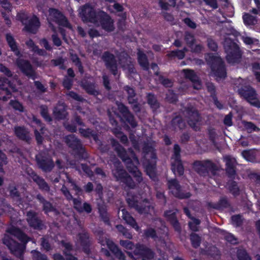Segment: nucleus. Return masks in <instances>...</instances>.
I'll list each match as a JSON object with an SVG mask.
<instances>
[{"instance_id":"1","label":"nucleus","mask_w":260,"mask_h":260,"mask_svg":"<svg viewBox=\"0 0 260 260\" xmlns=\"http://www.w3.org/2000/svg\"><path fill=\"white\" fill-rule=\"evenodd\" d=\"M79 14L84 22H90L96 26H101L107 31H112L115 28L113 20L109 15L103 11H95L88 4L79 9Z\"/></svg>"},{"instance_id":"2","label":"nucleus","mask_w":260,"mask_h":260,"mask_svg":"<svg viewBox=\"0 0 260 260\" xmlns=\"http://www.w3.org/2000/svg\"><path fill=\"white\" fill-rule=\"evenodd\" d=\"M7 233L11 235L17 237L23 244H19L14 241L8 235H5L3 240V243L6 245L11 250L12 253L16 256L21 258L22 254L25 248V244L30 240L24 234H23L19 229L11 226L8 229Z\"/></svg>"},{"instance_id":"3","label":"nucleus","mask_w":260,"mask_h":260,"mask_svg":"<svg viewBox=\"0 0 260 260\" xmlns=\"http://www.w3.org/2000/svg\"><path fill=\"white\" fill-rule=\"evenodd\" d=\"M112 143L119 156L126 164L129 172L133 174L137 181L138 182H141L142 180L141 173L137 167V166L139 164V161L133 152L129 150L128 154L125 150L113 139L112 140Z\"/></svg>"},{"instance_id":"4","label":"nucleus","mask_w":260,"mask_h":260,"mask_svg":"<svg viewBox=\"0 0 260 260\" xmlns=\"http://www.w3.org/2000/svg\"><path fill=\"white\" fill-rule=\"evenodd\" d=\"M235 84L240 96L247 101L251 106L260 108V101L257 98L256 90L246 81L242 78L237 80Z\"/></svg>"},{"instance_id":"5","label":"nucleus","mask_w":260,"mask_h":260,"mask_svg":"<svg viewBox=\"0 0 260 260\" xmlns=\"http://www.w3.org/2000/svg\"><path fill=\"white\" fill-rule=\"evenodd\" d=\"M207 63L210 66L214 75L219 78L226 77V70L222 59L213 53H208L205 56Z\"/></svg>"},{"instance_id":"6","label":"nucleus","mask_w":260,"mask_h":260,"mask_svg":"<svg viewBox=\"0 0 260 260\" xmlns=\"http://www.w3.org/2000/svg\"><path fill=\"white\" fill-rule=\"evenodd\" d=\"M226 60L229 63H238L241 61L242 52L238 44L231 39H226L224 43Z\"/></svg>"},{"instance_id":"7","label":"nucleus","mask_w":260,"mask_h":260,"mask_svg":"<svg viewBox=\"0 0 260 260\" xmlns=\"http://www.w3.org/2000/svg\"><path fill=\"white\" fill-rule=\"evenodd\" d=\"M112 166V173L117 181L125 183L127 186L133 188L135 183L132 181L130 176H128L126 172L122 169L120 163L118 160L113 162Z\"/></svg>"},{"instance_id":"8","label":"nucleus","mask_w":260,"mask_h":260,"mask_svg":"<svg viewBox=\"0 0 260 260\" xmlns=\"http://www.w3.org/2000/svg\"><path fill=\"white\" fill-rule=\"evenodd\" d=\"M185 112L189 126L195 131H200V127L197 124L201 121L202 118L197 108L192 105L187 106L185 108Z\"/></svg>"},{"instance_id":"9","label":"nucleus","mask_w":260,"mask_h":260,"mask_svg":"<svg viewBox=\"0 0 260 260\" xmlns=\"http://www.w3.org/2000/svg\"><path fill=\"white\" fill-rule=\"evenodd\" d=\"M18 18L25 25V29L28 32L35 34L40 26V22L38 18L33 16L28 17L24 13H19Z\"/></svg>"},{"instance_id":"10","label":"nucleus","mask_w":260,"mask_h":260,"mask_svg":"<svg viewBox=\"0 0 260 260\" xmlns=\"http://www.w3.org/2000/svg\"><path fill=\"white\" fill-rule=\"evenodd\" d=\"M193 167L198 174L202 175H205L209 171L214 173L217 170L216 165L209 159L196 160L193 163Z\"/></svg>"},{"instance_id":"11","label":"nucleus","mask_w":260,"mask_h":260,"mask_svg":"<svg viewBox=\"0 0 260 260\" xmlns=\"http://www.w3.org/2000/svg\"><path fill=\"white\" fill-rule=\"evenodd\" d=\"M49 16L48 20L50 24V26L52 27L53 31H55V30L50 21H53L57 23L59 25H62L69 28H71V26L67 21L65 17L57 10L55 9H50L49 10Z\"/></svg>"},{"instance_id":"12","label":"nucleus","mask_w":260,"mask_h":260,"mask_svg":"<svg viewBox=\"0 0 260 260\" xmlns=\"http://www.w3.org/2000/svg\"><path fill=\"white\" fill-rule=\"evenodd\" d=\"M99 240L102 245L104 246L106 245L110 250L114 253L116 257L119 259L122 260L124 259V254L118 248L117 246L112 241L107 237H103L101 236H100Z\"/></svg>"},{"instance_id":"13","label":"nucleus","mask_w":260,"mask_h":260,"mask_svg":"<svg viewBox=\"0 0 260 260\" xmlns=\"http://www.w3.org/2000/svg\"><path fill=\"white\" fill-rule=\"evenodd\" d=\"M185 77L189 80L192 83V87L195 89H200L202 88V82L200 77L192 70L184 69L183 70Z\"/></svg>"},{"instance_id":"14","label":"nucleus","mask_w":260,"mask_h":260,"mask_svg":"<svg viewBox=\"0 0 260 260\" xmlns=\"http://www.w3.org/2000/svg\"><path fill=\"white\" fill-rule=\"evenodd\" d=\"M16 63L18 68L24 74L28 77L32 78L33 79H35V73L28 61L18 59Z\"/></svg>"},{"instance_id":"15","label":"nucleus","mask_w":260,"mask_h":260,"mask_svg":"<svg viewBox=\"0 0 260 260\" xmlns=\"http://www.w3.org/2000/svg\"><path fill=\"white\" fill-rule=\"evenodd\" d=\"M65 140L68 145L73 150H77L80 153L84 152V149L80 141L74 135H71L67 136L65 138Z\"/></svg>"},{"instance_id":"16","label":"nucleus","mask_w":260,"mask_h":260,"mask_svg":"<svg viewBox=\"0 0 260 260\" xmlns=\"http://www.w3.org/2000/svg\"><path fill=\"white\" fill-rule=\"evenodd\" d=\"M37 159L39 167L44 171H50L54 167L53 161L50 158L39 154L37 156Z\"/></svg>"},{"instance_id":"17","label":"nucleus","mask_w":260,"mask_h":260,"mask_svg":"<svg viewBox=\"0 0 260 260\" xmlns=\"http://www.w3.org/2000/svg\"><path fill=\"white\" fill-rule=\"evenodd\" d=\"M116 104L119 112L122 114L123 116L126 119V121L133 126H136V122L135 121L133 116L129 113L127 108L122 104L117 102Z\"/></svg>"},{"instance_id":"18","label":"nucleus","mask_w":260,"mask_h":260,"mask_svg":"<svg viewBox=\"0 0 260 260\" xmlns=\"http://www.w3.org/2000/svg\"><path fill=\"white\" fill-rule=\"evenodd\" d=\"M225 172L228 177L232 179H235L236 176V167L235 165V161L230 156L225 158Z\"/></svg>"},{"instance_id":"19","label":"nucleus","mask_w":260,"mask_h":260,"mask_svg":"<svg viewBox=\"0 0 260 260\" xmlns=\"http://www.w3.org/2000/svg\"><path fill=\"white\" fill-rule=\"evenodd\" d=\"M31 119L30 125L35 128V134L36 140L38 143H41L43 141V138L38 132V130L41 131L42 134H44V132L43 127L42 126V124L41 123L40 120L38 119L35 116H32Z\"/></svg>"},{"instance_id":"20","label":"nucleus","mask_w":260,"mask_h":260,"mask_svg":"<svg viewBox=\"0 0 260 260\" xmlns=\"http://www.w3.org/2000/svg\"><path fill=\"white\" fill-rule=\"evenodd\" d=\"M106 65L113 73V75H116L117 71V66L114 56L112 54L108 52L104 53L102 57Z\"/></svg>"},{"instance_id":"21","label":"nucleus","mask_w":260,"mask_h":260,"mask_svg":"<svg viewBox=\"0 0 260 260\" xmlns=\"http://www.w3.org/2000/svg\"><path fill=\"white\" fill-rule=\"evenodd\" d=\"M119 63L124 70H128L131 72H133L134 69L131 58L125 52H122L119 56Z\"/></svg>"},{"instance_id":"22","label":"nucleus","mask_w":260,"mask_h":260,"mask_svg":"<svg viewBox=\"0 0 260 260\" xmlns=\"http://www.w3.org/2000/svg\"><path fill=\"white\" fill-rule=\"evenodd\" d=\"M118 216L121 217L125 221L131 225L136 230L139 231V227L137 225L134 219L129 215L125 209H122L118 211Z\"/></svg>"},{"instance_id":"23","label":"nucleus","mask_w":260,"mask_h":260,"mask_svg":"<svg viewBox=\"0 0 260 260\" xmlns=\"http://www.w3.org/2000/svg\"><path fill=\"white\" fill-rule=\"evenodd\" d=\"M137 250L135 251V255H141L148 260H152L154 258V253L150 249L144 245H141L136 248Z\"/></svg>"},{"instance_id":"24","label":"nucleus","mask_w":260,"mask_h":260,"mask_svg":"<svg viewBox=\"0 0 260 260\" xmlns=\"http://www.w3.org/2000/svg\"><path fill=\"white\" fill-rule=\"evenodd\" d=\"M125 90L128 94V101L130 104H132L133 109L136 112L140 111V106L137 104V102L135 99V92L133 88L129 86H125Z\"/></svg>"},{"instance_id":"25","label":"nucleus","mask_w":260,"mask_h":260,"mask_svg":"<svg viewBox=\"0 0 260 260\" xmlns=\"http://www.w3.org/2000/svg\"><path fill=\"white\" fill-rule=\"evenodd\" d=\"M27 220L30 226L35 229H42L41 221L38 218L35 213L29 211L27 213Z\"/></svg>"},{"instance_id":"26","label":"nucleus","mask_w":260,"mask_h":260,"mask_svg":"<svg viewBox=\"0 0 260 260\" xmlns=\"http://www.w3.org/2000/svg\"><path fill=\"white\" fill-rule=\"evenodd\" d=\"M73 204L74 208L80 212L85 211L89 213L91 211V206L87 203H84L82 204L81 200L79 199H74Z\"/></svg>"},{"instance_id":"27","label":"nucleus","mask_w":260,"mask_h":260,"mask_svg":"<svg viewBox=\"0 0 260 260\" xmlns=\"http://www.w3.org/2000/svg\"><path fill=\"white\" fill-rule=\"evenodd\" d=\"M136 209L140 213H151L153 211V207L147 200H144L142 203L137 204L135 206Z\"/></svg>"},{"instance_id":"28","label":"nucleus","mask_w":260,"mask_h":260,"mask_svg":"<svg viewBox=\"0 0 260 260\" xmlns=\"http://www.w3.org/2000/svg\"><path fill=\"white\" fill-rule=\"evenodd\" d=\"M231 207V204L226 196L221 197L217 203L212 205V208L216 210L229 208Z\"/></svg>"},{"instance_id":"29","label":"nucleus","mask_w":260,"mask_h":260,"mask_svg":"<svg viewBox=\"0 0 260 260\" xmlns=\"http://www.w3.org/2000/svg\"><path fill=\"white\" fill-rule=\"evenodd\" d=\"M8 88H10L12 91H16L15 88L10 83V82H7V80L3 79V81L0 80V93L6 94L9 95L10 90Z\"/></svg>"},{"instance_id":"30","label":"nucleus","mask_w":260,"mask_h":260,"mask_svg":"<svg viewBox=\"0 0 260 260\" xmlns=\"http://www.w3.org/2000/svg\"><path fill=\"white\" fill-rule=\"evenodd\" d=\"M14 131L15 135L19 138L26 141L30 139L29 132L24 127H15Z\"/></svg>"},{"instance_id":"31","label":"nucleus","mask_w":260,"mask_h":260,"mask_svg":"<svg viewBox=\"0 0 260 260\" xmlns=\"http://www.w3.org/2000/svg\"><path fill=\"white\" fill-rule=\"evenodd\" d=\"M53 115L55 118L58 119H61L66 117V112L65 106L63 103L59 104L54 108Z\"/></svg>"},{"instance_id":"32","label":"nucleus","mask_w":260,"mask_h":260,"mask_svg":"<svg viewBox=\"0 0 260 260\" xmlns=\"http://www.w3.org/2000/svg\"><path fill=\"white\" fill-rule=\"evenodd\" d=\"M62 245L65 248L64 253L67 255V260H77L75 257L71 255L70 253H68L71 249V246L69 243H62ZM54 260H64L62 256L58 254L54 255Z\"/></svg>"},{"instance_id":"33","label":"nucleus","mask_w":260,"mask_h":260,"mask_svg":"<svg viewBox=\"0 0 260 260\" xmlns=\"http://www.w3.org/2000/svg\"><path fill=\"white\" fill-rule=\"evenodd\" d=\"M165 215L169 221L174 226L176 230L179 229V225L177 219L176 213L173 211H168L166 212Z\"/></svg>"},{"instance_id":"34","label":"nucleus","mask_w":260,"mask_h":260,"mask_svg":"<svg viewBox=\"0 0 260 260\" xmlns=\"http://www.w3.org/2000/svg\"><path fill=\"white\" fill-rule=\"evenodd\" d=\"M6 40L12 51L14 52L16 55L18 56L20 52L13 37L10 34H7L6 35Z\"/></svg>"},{"instance_id":"35","label":"nucleus","mask_w":260,"mask_h":260,"mask_svg":"<svg viewBox=\"0 0 260 260\" xmlns=\"http://www.w3.org/2000/svg\"><path fill=\"white\" fill-rule=\"evenodd\" d=\"M177 145L175 146V154L173 157L172 158V170L175 174L179 173V157L177 150Z\"/></svg>"},{"instance_id":"36","label":"nucleus","mask_w":260,"mask_h":260,"mask_svg":"<svg viewBox=\"0 0 260 260\" xmlns=\"http://www.w3.org/2000/svg\"><path fill=\"white\" fill-rule=\"evenodd\" d=\"M147 175L152 179L155 177V163H149L146 161L144 163Z\"/></svg>"},{"instance_id":"37","label":"nucleus","mask_w":260,"mask_h":260,"mask_svg":"<svg viewBox=\"0 0 260 260\" xmlns=\"http://www.w3.org/2000/svg\"><path fill=\"white\" fill-rule=\"evenodd\" d=\"M37 198L43 204L44 210L46 213L52 212L54 214H57V211L56 210L53 209L51 204L50 203L45 201L44 198L40 194H38Z\"/></svg>"},{"instance_id":"38","label":"nucleus","mask_w":260,"mask_h":260,"mask_svg":"<svg viewBox=\"0 0 260 260\" xmlns=\"http://www.w3.org/2000/svg\"><path fill=\"white\" fill-rule=\"evenodd\" d=\"M168 185L170 191L174 196L178 197L179 196V186L177 181L176 179L169 180Z\"/></svg>"},{"instance_id":"39","label":"nucleus","mask_w":260,"mask_h":260,"mask_svg":"<svg viewBox=\"0 0 260 260\" xmlns=\"http://www.w3.org/2000/svg\"><path fill=\"white\" fill-rule=\"evenodd\" d=\"M32 179L39 185L40 189L44 190H49V186L43 179L40 178L35 174H32Z\"/></svg>"},{"instance_id":"40","label":"nucleus","mask_w":260,"mask_h":260,"mask_svg":"<svg viewBox=\"0 0 260 260\" xmlns=\"http://www.w3.org/2000/svg\"><path fill=\"white\" fill-rule=\"evenodd\" d=\"M242 18L243 22L245 25H254L257 21L256 17L248 13H244Z\"/></svg>"},{"instance_id":"41","label":"nucleus","mask_w":260,"mask_h":260,"mask_svg":"<svg viewBox=\"0 0 260 260\" xmlns=\"http://www.w3.org/2000/svg\"><path fill=\"white\" fill-rule=\"evenodd\" d=\"M145 234L147 237H151L156 241L158 240V242H157V247L158 250H159L158 247V243H160V244H162L163 246H165V243L164 241L161 240L160 239H158V237L156 236L155 231L153 229L149 228L146 230L145 232Z\"/></svg>"},{"instance_id":"42","label":"nucleus","mask_w":260,"mask_h":260,"mask_svg":"<svg viewBox=\"0 0 260 260\" xmlns=\"http://www.w3.org/2000/svg\"><path fill=\"white\" fill-rule=\"evenodd\" d=\"M190 240L192 246L194 248H198L201 245V237L196 233H191L190 234Z\"/></svg>"},{"instance_id":"43","label":"nucleus","mask_w":260,"mask_h":260,"mask_svg":"<svg viewBox=\"0 0 260 260\" xmlns=\"http://www.w3.org/2000/svg\"><path fill=\"white\" fill-rule=\"evenodd\" d=\"M229 190L234 197H237L240 194V189L235 181L233 180L229 183Z\"/></svg>"},{"instance_id":"44","label":"nucleus","mask_w":260,"mask_h":260,"mask_svg":"<svg viewBox=\"0 0 260 260\" xmlns=\"http://www.w3.org/2000/svg\"><path fill=\"white\" fill-rule=\"evenodd\" d=\"M138 61L140 66L145 70L148 69V62L147 57L144 53L139 51L138 53Z\"/></svg>"},{"instance_id":"45","label":"nucleus","mask_w":260,"mask_h":260,"mask_svg":"<svg viewBox=\"0 0 260 260\" xmlns=\"http://www.w3.org/2000/svg\"><path fill=\"white\" fill-rule=\"evenodd\" d=\"M237 257L238 260H252L247 251L243 248L237 250Z\"/></svg>"},{"instance_id":"46","label":"nucleus","mask_w":260,"mask_h":260,"mask_svg":"<svg viewBox=\"0 0 260 260\" xmlns=\"http://www.w3.org/2000/svg\"><path fill=\"white\" fill-rule=\"evenodd\" d=\"M120 245L125 248L127 250H133L134 249V253L135 254V251L137 250L136 248L141 246V245H137L135 246L134 244L129 240H120Z\"/></svg>"},{"instance_id":"47","label":"nucleus","mask_w":260,"mask_h":260,"mask_svg":"<svg viewBox=\"0 0 260 260\" xmlns=\"http://www.w3.org/2000/svg\"><path fill=\"white\" fill-rule=\"evenodd\" d=\"M159 5L162 9L168 10L170 7H174L175 0H159Z\"/></svg>"},{"instance_id":"48","label":"nucleus","mask_w":260,"mask_h":260,"mask_svg":"<svg viewBox=\"0 0 260 260\" xmlns=\"http://www.w3.org/2000/svg\"><path fill=\"white\" fill-rule=\"evenodd\" d=\"M191 219L192 220V221L189 222L188 223V226L190 229L193 232L198 231V228L197 226L201 223L200 220L194 217H192Z\"/></svg>"},{"instance_id":"49","label":"nucleus","mask_w":260,"mask_h":260,"mask_svg":"<svg viewBox=\"0 0 260 260\" xmlns=\"http://www.w3.org/2000/svg\"><path fill=\"white\" fill-rule=\"evenodd\" d=\"M78 244H80L81 246H85L88 243V236L86 233L80 234L78 236Z\"/></svg>"},{"instance_id":"50","label":"nucleus","mask_w":260,"mask_h":260,"mask_svg":"<svg viewBox=\"0 0 260 260\" xmlns=\"http://www.w3.org/2000/svg\"><path fill=\"white\" fill-rule=\"evenodd\" d=\"M99 210L100 215L103 221L106 223H108L109 217L106 212V207L104 205L99 206Z\"/></svg>"},{"instance_id":"51","label":"nucleus","mask_w":260,"mask_h":260,"mask_svg":"<svg viewBox=\"0 0 260 260\" xmlns=\"http://www.w3.org/2000/svg\"><path fill=\"white\" fill-rule=\"evenodd\" d=\"M109 10L111 12H121L122 11L123 8L121 5L118 3H112L108 6Z\"/></svg>"},{"instance_id":"52","label":"nucleus","mask_w":260,"mask_h":260,"mask_svg":"<svg viewBox=\"0 0 260 260\" xmlns=\"http://www.w3.org/2000/svg\"><path fill=\"white\" fill-rule=\"evenodd\" d=\"M231 221L233 224L239 226L242 223V216L240 214L234 215L231 217Z\"/></svg>"},{"instance_id":"53","label":"nucleus","mask_w":260,"mask_h":260,"mask_svg":"<svg viewBox=\"0 0 260 260\" xmlns=\"http://www.w3.org/2000/svg\"><path fill=\"white\" fill-rule=\"evenodd\" d=\"M242 156L247 161H251L254 158L253 153L250 150H244L242 152Z\"/></svg>"},{"instance_id":"54","label":"nucleus","mask_w":260,"mask_h":260,"mask_svg":"<svg viewBox=\"0 0 260 260\" xmlns=\"http://www.w3.org/2000/svg\"><path fill=\"white\" fill-rule=\"evenodd\" d=\"M184 39L188 47L190 45H192V44L196 41L194 36L192 34L188 32L185 33Z\"/></svg>"},{"instance_id":"55","label":"nucleus","mask_w":260,"mask_h":260,"mask_svg":"<svg viewBox=\"0 0 260 260\" xmlns=\"http://www.w3.org/2000/svg\"><path fill=\"white\" fill-rule=\"evenodd\" d=\"M32 258L34 260H48L46 255L41 254L36 250H32Z\"/></svg>"},{"instance_id":"56","label":"nucleus","mask_w":260,"mask_h":260,"mask_svg":"<svg viewBox=\"0 0 260 260\" xmlns=\"http://www.w3.org/2000/svg\"><path fill=\"white\" fill-rule=\"evenodd\" d=\"M206 87L208 92L210 94L211 98L217 95L215 86L212 82L207 83Z\"/></svg>"},{"instance_id":"57","label":"nucleus","mask_w":260,"mask_h":260,"mask_svg":"<svg viewBox=\"0 0 260 260\" xmlns=\"http://www.w3.org/2000/svg\"><path fill=\"white\" fill-rule=\"evenodd\" d=\"M244 125L247 130H250L251 131L258 132L260 130V129L252 122L244 121Z\"/></svg>"},{"instance_id":"58","label":"nucleus","mask_w":260,"mask_h":260,"mask_svg":"<svg viewBox=\"0 0 260 260\" xmlns=\"http://www.w3.org/2000/svg\"><path fill=\"white\" fill-rule=\"evenodd\" d=\"M116 228L125 238L128 239H131L132 238V234L122 225H116Z\"/></svg>"},{"instance_id":"59","label":"nucleus","mask_w":260,"mask_h":260,"mask_svg":"<svg viewBox=\"0 0 260 260\" xmlns=\"http://www.w3.org/2000/svg\"><path fill=\"white\" fill-rule=\"evenodd\" d=\"M41 109V114L42 116L44 117L45 120L47 121H50L51 120V118L48 114V109L47 107L45 106H41L40 107Z\"/></svg>"},{"instance_id":"60","label":"nucleus","mask_w":260,"mask_h":260,"mask_svg":"<svg viewBox=\"0 0 260 260\" xmlns=\"http://www.w3.org/2000/svg\"><path fill=\"white\" fill-rule=\"evenodd\" d=\"M233 115L232 112H230L228 115H225L223 119V123L227 126H231L233 125L232 121Z\"/></svg>"},{"instance_id":"61","label":"nucleus","mask_w":260,"mask_h":260,"mask_svg":"<svg viewBox=\"0 0 260 260\" xmlns=\"http://www.w3.org/2000/svg\"><path fill=\"white\" fill-rule=\"evenodd\" d=\"M207 43L208 47L211 50L213 51H216L217 50V44L213 39H208L207 40Z\"/></svg>"},{"instance_id":"62","label":"nucleus","mask_w":260,"mask_h":260,"mask_svg":"<svg viewBox=\"0 0 260 260\" xmlns=\"http://www.w3.org/2000/svg\"><path fill=\"white\" fill-rule=\"evenodd\" d=\"M189 48L190 49L191 51L194 53H200L203 49V47L201 44H194L190 45Z\"/></svg>"},{"instance_id":"63","label":"nucleus","mask_w":260,"mask_h":260,"mask_svg":"<svg viewBox=\"0 0 260 260\" xmlns=\"http://www.w3.org/2000/svg\"><path fill=\"white\" fill-rule=\"evenodd\" d=\"M148 102L153 108H156L158 107V104L155 99V96L151 94L148 95Z\"/></svg>"},{"instance_id":"64","label":"nucleus","mask_w":260,"mask_h":260,"mask_svg":"<svg viewBox=\"0 0 260 260\" xmlns=\"http://www.w3.org/2000/svg\"><path fill=\"white\" fill-rule=\"evenodd\" d=\"M224 239L227 242L232 244H236L237 243V238H236L231 233H229L226 235L224 237Z\"/></svg>"}]
</instances>
